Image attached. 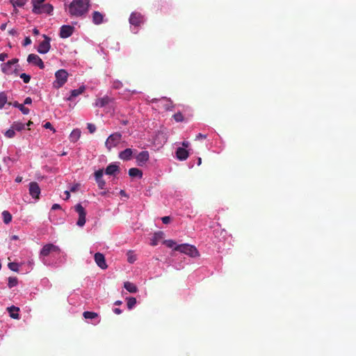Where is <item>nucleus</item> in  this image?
I'll return each instance as SVG.
<instances>
[{
	"mask_svg": "<svg viewBox=\"0 0 356 356\" xmlns=\"http://www.w3.org/2000/svg\"><path fill=\"white\" fill-rule=\"evenodd\" d=\"M88 1L73 0L68 6V12L71 16L81 17L88 12Z\"/></svg>",
	"mask_w": 356,
	"mask_h": 356,
	"instance_id": "1",
	"label": "nucleus"
},
{
	"mask_svg": "<svg viewBox=\"0 0 356 356\" xmlns=\"http://www.w3.org/2000/svg\"><path fill=\"white\" fill-rule=\"evenodd\" d=\"M60 250L58 246L54 245L53 244H47L42 248V249L40 251V257L42 262L45 265H49V263L48 262L46 257L49 255L56 257L57 255L60 254Z\"/></svg>",
	"mask_w": 356,
	"mask_h": 356,
	"instance_id": "2",
	"label": "nucleus"
},
{
	"mask_svg": "<svg viewBox=\"0 0 356 356\" xmlns=\"http://www.w3.org/2000/svg\"><path fill=\"white\" fill-rule=\"evenodd\" d=\"M19 60L17 58H13L6 63H3L1 65V72L6 74L10 75L13 74H17V68Z\"/></svg>",
	"mask_w": 356,
	"mask_h": 356,
	"instance_id": "3",
	"label": "nucleus"
},
{
	"mask_svg": "<svg viewBox=\"0 0 356 356\" xmlns=\"http://www.w3.org/2000/svg\"><path fill=\"white\" fill-rule=\"evenodd\" d=\"M55 81L53 83L54 88L58 89L64 86L68 78V73L65 70H59L55 73Z\"/></svg>",
	"mask_w": 356,
	"mask_h": 356,
	"instance_id": "4",
	"label": "nucleus"
},
{
	"mask_svg": "<svg viewBox=\"0 0 356 356\" xmlns=\"http://www.w3.org/2000/svg\"><path fill=\"white\" fill-rule=\"evenodd\" d=\"M175 250L184 253L191 257H196L199 256V252L197 248L194 245L190 244L184 243L178 245L175 248Z\"/></svg>",
	"mask_w": 356,
	"mask_h": 356,
	"instance_id": "5",
	"label": "nucleus"
},
{
	"mask_svg": "<svg viewBox=\"0 0 356 356\" xmlns=\"http://www.w3.org/2000/svg\"><path fill=\"white\" fill-rule=\"evenodd\" d=\"M144 17L139 13L134 12L131 14L129 17V23L132 26L131 31L134 33L138 32V30L136 27L139 26L141 24L144 22Z\"/></svg>",
	"mask_w": 356,
	"mask_h": 356,
	"instance_id": "6",
	"label": "nucleus"
},
{
	"mask_svg": "<svg viewBox=\"0 0 356 356\" xmlns=\"http://www.w3.org/2000/svg\"><path fill=\"white\" fill-rule=\"evenodd\" d=\"M122 134L116 132L111 134L105 143L106 147L111 150L113 147H116L121 141Z\"/></svg>",
	"mask_w": 356,
	"mask_h": 356,
	"instance_id": "7",
	"label": "nucleus"
},
{
	"mask_svg": "<svg viewBox=\"0 0 356 356\" xmlns=\"http://www.w3.org/2000/svg\"><path fill=\"white\" fill-rule=\"evenodd\" d=\"M42 37L44 38V40L40 42L37 50L40 54H47L50 49L51 39L46 35H43Z\"/></svg>",
	"mask_w": 356,
	"mask_h": 356,
	"instance_id": "8",
	"label": "nucleus"
},
{
	"mask_svg": "<svg viewBox=\"0 0 356 356\" xmlns=\"http://www.w3.org/2000/svg\"><path fill=\"white\" fill-rule=\"evenodd\" d=\"M75 210L79 214V219L76 224L79 227H83L86 223V211L81 204H78L75 206Z\"/></svg>",
	"mask_w": 356,
	"mask_h": 356,
	"instance_id": "9",
	"label": "nucleus"
},
{
	"mask_svg": "<svg viewBox=\"0 0 356 356\" xmlns=\"http://www.w3.org/2000/svg\"><path fill=\"white\" fill-rule=\"evenodd\" d=\"M29 191L30 195L35 199L38 200L40 195V188L38 184L35 181H32L29 184Z\"/></svg>",
	"mask_w": 356,
	"mask_h": 356,
	"instance_id": "10",
	"label": "nucleus"
},
{
	"mask_svg": "<svg viewBox=\"0 0 356 356\" xmlns=\"http://www.w3.org/2000/svg\"><path fill=\"white\" fill-rule=\"evenodd\" d=\"M27 61L29 63L38 66L40 69H44V64L42 60L36 54H29L27 58Z\"/></svg>",
	"mask_w": 356,
	"mask_h": 356,
	"instance_id": "11",
	"label": "nucleus"
},
{
	"mask_svg": "<svg viewBox=\"0 0 356 356\" xmlns=\"http://www.w3.org/2000/svg\"><path fill=\"white\" fill-rule=\"evenodd\" d=\"M95 179L97 184L98 187L100 189H104L106 186V182L103 179V175H104V170L103 169H99L95 172Z\"/></svg>",
	"mask_w": 356,
	"mask_h": 356,
	"instance_id": "12",
	"label": "nucleus"
},
{
	"mask_svg": "<svg viewBox=\"0 0 356 356\" xmlns=\"http://www.w3.org/2000/svg\"><path fill=\"white\" fill-rule=\"evenodd\" d=\"M74 29L70 25H63L60 29L59 35L62 38H67L72 35Z\"/></svg>",
	"mask_w": 356,
	"mask_h": 356,
	"instance_id": "13",
	"label": "nucleus"
},
{
	"mask_svg": "<svg viewBox=\"0 0 356 356\" xmlns=\"http://www.w3.org/2000/svg\"><path fill=\"white\" fill-rule=\"evenodd\" d=\"M149 159V154L147 151H143L136 156V163L139 166L144 165Z\"/></svg>",
	"mask_w": 356,
	"mask_h": 356,
	"instance_id": "14",
	"label": "nucleus"
},
{
	"mask_svg": "<svg viewBox=\"0 0 356 356\" xmlns=\"http://www.w3.org/2000/svg\"><path fill=\"white\" fill-rule=\"evenodd\" d=\"M95 261L97 265L102 269L107 268L108 266L106 264L105 257L103 254L97 252L94 256Z\"/></svg>",
	"mask_w": 356,
	"mask_h": 356,
	"instance_id": "15",
	"label": "nucleus"
},
{
	"mask_svg": "<svg viewBox=\"0 0 356 356\" xmlns=\"http://www.w3.org/2000/svg\"><path fill=\"white\" fill-rule=\"evenodd\" d=\"M189 156L188 151L184 147H178L176 150V158L179 161H185Z\"/></svg>",
	"mask_w": 356,
	"mask_h": 356,
	"instance_id": "16",
	"label": "nucleus"
},
{
	"mask_svg": "<svg viewBox=\"0 0 356 356\" xmlns=\"http://www.w3.org/2000/svg\"><path fill=\"white\" fill-rule=\"evenodd\" d=\"M104 15L99 11H94L92 14V21L96 24L99 25L104 22Z\"/></svg>",
	"mask_w": 356,
	"mask_h": 356,
	"instance_id": "17",
	"label": "nucleus"
},
{
	"mask_svg": "<svg viewBox=\"0 0 356 356\" xmlns=\"http://www.w3.org/2000/svg\"><path fill=\"white\" fill-rule=\"evenodd\" d=\"M164 238V233L162 232H158L154 234L153 236L150 239V245L152 246L157 245Z\"/></svg>",
	"mask_w": 356,
	"mask_h": 356,
	"instance_id": "18",
	"label": "nucleus"
},
{
	"mask_svg": "<svg viewBox=\"0 0 356 356\" xmlns=\"http://www.w3.org/2000/svg\"><path fill=\"white\" fill-rule=\"evenodd\" d=\"M134 151L131 148H127L119 153V158L124 161H129L131 159Z\"/></svg>",
	"mask_w": 356,
	"mask_h": 356,
	"instance_id": "19",
	"label": "nucleus"
},
{
	"mask_svg": "<svg viewBox=\"0 0 356 356\" xmlns=\"http://www.w3.org/2000/svg\"><path fill=\"white\" fill-rule=\"evenodd\" d=\"M83 317L86 319L95 320L94 324H98L100 322V318L98 314L92 312H84L83 314Z\"/></svg>",
	"mask_w": 356,
	"mask_h": 356,
	"instance_id": "20",
	"label": "nucleus"
},
{
	"mask_svg": "<svg viewBox=\"0 0 356 356\" xmlns=\"http://www.w3.org/2000/svg\"><path fill=\"white\" fill-rule=\"evenodd\" d=\"M118 172H119V166L115 163L109 164L105 170V173L108 175H114Z\"/></svg>",
	"mask_w": 356,
	"mask_h": 356,
	"instance_id": "21",
	"label": "nucleus"
},
{
	"mask_svg": "<svg viewBox=\"0 0 356 356\" xmlns=\"http://www.w3.org/2000/svg\"><path fill=\"white\" fill-rule=\"evenodd\" d=\"M7 311L9 313V316L14 319H19V308L15 306H11L8 307L7 308Z\"/></svg>",
	"mask_w": 356,
	"mask_h": 356,
	"instance_id": "22",
	"label": "nucleus"
},
{
	"mask_svg": "<svg viewBox=\"0 0 356 356\" xmlns=\"http://www.w3.org/2000/svg\"><path fill=\"white\" fill-rule=\"evenodd\" d=\"M33 9L32 12L35 14H41V10L42 6H44V3H41L38 0H32Z\"/></svg>",
	"mask_w": 356,
	"mask_h": 356,
	"instance_id": "23",
	"label": "nucleus"
},
{
	"mask_svg": "<svg viewBox=\"0 0 356 356\" xmlns=\"http://www.w3.org/2000/svg\"><path fill=\"white\" fill-rule=\"evenodd\" d=\"M86 90V87L82 86L79 87L78 89H74L71 91L70 96L67 97L66 99L67 101H72L74 97L81 95Z\"/></svg>",
	"mask_w": 356,
	"mask_h": 356,
	"instance_id": "24",
	"label": "nucleus"
},
{
	"mask_svg": "<svg viewBox=\"0 0 356 356\" xmlns=\"http://www.w3.org/2000/svg\"><path fill=\"white\" fill-rule=\"evenodd\" d=\"M81 131L79 129H75L72 130L71 134H70L69 138L71 142L76 143L81 136Z\"/></svg>",
	"mask_w": 356,
	"mask_h": 356,
	"instance_id": "25",
	"label": "nucleus"
},
{
	"mask_svg": "<svg viewBox=\"0 0 356 356\" xmlns=\"http://www.w3.org/2000/svg\"><path fill=\"white\" fill-rule=\"evenodd\" d=\"M129 175L131 177H138L141 178L143 176V172L140 170L136 168H130L129 170Z\"/></svg>",
	"mask_w": 356,
	"mask_h": 356,
	"instance_id": "26",
	"label": "nucleus"
},
{
	"mask_svg": "<svg viewBox=\"0 0 356 356\" xmlns=\"http://www.w3.org/2000/svg\"><path fill=\"white\" fill-rule=\"evenodd\" d=\"M124 287L130 293H136L138 291L137 286L130 282H125Z\"/></svg>",
	"mask_w": 356,
	"mask_h": 356,
	"instance_id": "27",
	"label": "nucleus"
},
{
	"mask_svg": "<svg viewBox=\"0 0 356 356\" xmlns=\"http://www.w3.org/2000/svg\"><path fill=\"white\" fill-rule=\"evenodd\" d=\"M159 102L166 109L169 110L172 107V102L170 99L163 97L159 99Z\"/></svg>",
	"mask_w": 356,
	"mask_h": 356,
	"instance_id": "28",
	"label": "nucleus"
},
{
	"mask_svg": "<svg viewBox=\"0 0 356 356\" xmlns=\"http://www.w3.org/2000/svg\"><path fill=\"white\" fill-rule=\"evenodd\" d=\"M127 261L130 264L134 263L137 260V255L135 254L134 251L129 250L127 252Z\"/></svg>",
	"mask_w": 356,
	"mask_h": 356,
	"instance_id": "29",
	"label": "nucleus"
},
{
	"mask_svg": "<svg viewBox=\"0 0 356 356\" xmlns=\"http://www.w3.org/2000/svg\"><path fill=\"white\" fill-rule=\"evenodd\" d=\"M108 102V98L107 97L97 99L95 103V106L103 107Z\"/></svg>",
	"mask_w": 356,
	"mask_h": 356,
	"instance_id": "30",
	"label": "nucleus"
},
{
	"mask_svg": "<svg viewBox=\"0 0 356 356\" xmlns=\"http://www.w3.org/2000/svg\"><path fill=\"white\" fill-rule=\"evenodd\" d=\"M10 3L15 8L16 7H23L27 2V0H9Z\"/></svg>",
	"mask_w": 356,
	"mask_h": 356,
	"instance_id": "31",
	"label": "nucleus"
},
{
	"mask_svg": "<svg viewBox=\"0 0 356 356\" xmlns=\"http://www.w3.org/2000/svg\"><path fill=\"white\" fill-rule=\"evenodd\" d=\"M11 127L15 131H21L25 129V124L20 122H14Z\"/></svg>",
	"mask_w": 356,
	"mask_h": 356,
	"instance_id": "32",
	"label": "nucleus"
},
{
	"mask_svg": "<svg viewBox=\"0 0 356 356\" xmlns=\"http://www.w3.org/2000/svg\"><path fill=\"white\" fill-rule=\"evenodd\" d=\"M2 218L6 224L10 223L12 220V216L8 211H3L2 212Z\"/></svg>",
	"mask_w": 356,
	"mask_h": 356,
	"instance_id": "33",
	"label": "nucleus"
},
{
	"mask_svg": "<svg viewBox=\"0 0 356 356\" xmlns=\"http://www.w3.org/2000/svg\"><path fill=\"white\" fill-rule=\"evenodd\" d=\"M13 106L18 108L24 115H27L29 113V109L28 108L25 107L23 104H19L18 102H15L13 104Z\"/></svg>",
	"mask_w": 356,
	"mask_h": 356,
	"instance_id": "34",
	"label": "nucleus"
},
{
	"mask_svg": "<svg viewBox=\"0 0 356 356\" xmlns=\"http://www.w3.org/2000/svg\"><path fill=\"white\" fill-rule=\"evenodd\" d=\"M53 11V6L51 4L45 3L41 10V14H51Z\"/></svg>",
	"mask_w": 356,
	"mask_h": 356,
	"instance_id": "35",
	"label": "nucleus"
},
{
	"mask_svg": "<svg viewBox=\"0 0 356 356\" xmlns=\"http://www.w3.org/2000/svg\"><path fill=\"white\" fill-rule=\"evenodd\" d=\"M127 307L129 309H131L136 304V299L133 297L127 298Z\"/></svg>",
	"mask_w": 356,
	"mask_h": 356,
	"instance_id": "36",
	"label": "nucleus"
},
{
	"mask_svg": "<svg viewBox=\"0 0 356 356\" xmlns=\"http://www.w3.org/2000/svg\"><path fill=\"white\" fill-rule=\"evenodd\" d=\"M4 136L8 138H12L15 136V131L10 127V128L4 133Z\"/></svg>",
	"mask_w": 356,
	"mask_h": 356,
	"instance_id": "37",
	"label": "nucleus"
},
{
	"mask_svg": "<svg viewBox=\"0 0 356 356\" xmlns=\"http://www.w3.org/2000/svg\"><path fill=\"white\" fill-rule=\"evenodd\" d=\"M7 102V97L5 93L0 92V108H2Z\"/></svg>",
	"mask_w": 356,
	"mask_h": 356,
	"instance_id": "38",
	"label": "nucleus"
},
{
	"mask_svg": "<svg viewBox=\"0 0 356 356\" xmlns=\"http://www.w3.org/2000/svg\"><path fill=\"white\" fill-rule=\"evenodd\" d=\"M163 243L165 244L168 248H174L177 246L176 243L172 240H166L163 241Z\"/></svg>",
	"mask_w": 356,
	"mask_h": 356,
	"instance_id": "39",
	"label": "nucleus"
},
{
	"mask_svg": "<svg viewBox=\"0 0 356 356\" xmlns=\"http://www.w3.org/2000/svg\"><path fill=\"white\" fill-rule=\"evenodd\" d=\"M17 284V280L15 277H9L8 279V286L12 288L16 286Z\"/></svg>",
	"mask_w": 356,
	"mask_h": 356,
	"instance_id": "40",
	"label": "nucleus"
},
{
	"mask_svg": "<svg viewBox=\"0 0 356 356\" xmlns=\"http://www.w3.org/2000/svg\"><path fill=\"white\" fill-rule=\"evenodd\" d=\"M19 76L25 83H28L30 81L31 76L29 74L22 73L19 75Z\"/></svg>",
	"mask_w": 356,
	"mask_h": 356,
	"instance_id": "41",
	"label": "nucleus"
},
{
	"mask_svg": "<svg viewBox=\"0 0 356 356\" xmlns=\"http://www.w3.org/2000/svg\"><path fill=\"white\" fill-rule=\"evenodd\" d=\"M173 118L176 122H182L184 120V117L181 113H177L173 115Z\"/></svg>",
	"mask_w": 356,
	"mask_h": 356,
	"instance_id": "42",
	"label": "nucleus"
},
{
	"mask_svg": "<svg viewBox=\"0 0 356 356\" xmlns=\"http://www.w3.org/2000/svg\"><path fill=\"white\" fill-rule=\"evenodd\" d=\"M87 128H88L89 132L91 134L94 133L96 131L95 125L92 123H88Z\"/></svg>",
	"mask_w": 356,
	"mask_h": 356,
	"instance_id": "43",
	"label": "nucleus"
},
{
	"mask_svg": "<svg viewBox=\"0 0 356 356\" xmlns=\"http://www.w3.org/2000/svg\"><path fill=\"white\" fill-rule=\"evenodd\" d=\"M80 188V184H74L73 186H72L70 188V192H76Z\"/></svg>",
	"mask_w": 356,
	"mask_h": 356,
	"instance_id": "44",
	"label": "nucleus"
},
{
	"mask_svg": "<svg viewBox=\"0 0 356 356\" xmlns=\"http://www.w3.org/2000/svg\"><path fill=\"white\" fill-rule=\"evenodd\" d=\"M44 127L45 129H51L53 132H56V129L52 127L51 124L49 122H46V123L44 124Z\"/></svg>",
	"mask_w": 356,
	"mask_h": 356,
	"instance_id": "45",
	"label": "nucleus"
},
{
	"mask_svg": "<svg viewBox=\"0 0 356 356\" xmlns=\"http://www.w3.org/2000/svg\"><path fill=\"white\" fill-rule=\"evenodd\" d=\"M8 266L12 270H17V264L16 263H10Z\"/></svg>",
	"mask_w": 356,
	"mask_h": 356,
	"instance_id": "46",
	"label": "nucleus"
},
{
	"mask_svg": "<svg viewBox=\"0 0 356 356\" xmlns=\"http://www.w3.org/2000/svg\"><path fill=\"white\" fill-rule=\"evenodd\" d=\"M8 55L6 53L0 54V60L3 62L6 58H8Z\"/></svg>",
	"mask_w": 356,
	"mask_h": 356,
	"instance_id": "47",
	"label": "nucleus"
},
{
	"mask_svg": "<svg viewBox=\"0 0 356 356\" xmlns=\"http://www.w3.org/2000/svg\"><path fill=\"white\" fill-rule=\"evenodd\" d=\"M122 83L119 81H115L113 82V87L115 88H120L122 87Z\"/></svg>",
	"mask_w": 356,
	"mask_h": 356,
	"instance_id": "48",
	"label": "nucleus"
},
{
	"mask_svg": "<svg viewBox=\"0 0 356 356\" xmlns=\"http://www.w3.org/2000/svg\"><path fill=\"white\" fill-rule=\"evenodd\" d=\"M31 44V40L30 39V38L29 37H26L25 39H24V46H28L29 44Z\"/></svg>",
	"mask_w": 356,
	"mask_h": 356,
	"instance_id": "49",
	"label": "nucleus"
},
{
	"mask_svg": "<svg viewBox=\"0 0 356 356\" xmlns=\"http://www.w3.org/2000/svg\"><path fill=\"white\" fill-rule=\"evenodd\" d=\"M161 220L164 224H168L170 221V218L169 216H164L161 218Z\"/></svg>",
	"mask_w": 356,
	"mask_h": 356,
	"instance_id": "50",
	"label": "nucleus"
},
{
	"mask_svg": "<svg viewBox=\"0 0 356 356\" xmlns=\"http://www.w3.org/2000/svg\"><path fill=\"white\" fill-rule=\"evenodd\" d=\"M181 145H182L181 147L186 149L190 146V143L187 140H184L182 142Z\"/></svg>",
	"mask_w": 356,
	"mask_h": 356,
	"instance_id": "51",
	"label": "nucleus"
},
{
	"mask_svg": "<svg viewBox=\"0 0 356 356\" xmlns=\"http://www.w3.org/2000/svg\"><path fill=\"white\" fill-rule=\"evenodd\" d=\"M207 138L206 135H203L202 134H199L196 136V140H202Z\"/></svg>",
	"mask_w": 356,
	"mask_h": 356,
	"instance_id": "52",
	"label": "nucleus"
},
{
	"mask_svg": "<svg viewBox=\"0 0 356 356\" xmlns=\"http://www.w3.org/2000/svg\"><path fill=\"white\" fill-rule=\"evenodd\" d=\"M32 103V99L29 97H26L24 100V104H31Z\"/></svg>",
	"mask_w": 356,
	"mask_h": 356,
	"instance_id": "53",
	"label": "nucleus"
},
{
	"mask_svg": "<svg viewBox=\"0 0 356 356\" xmlns=\"http://www.w3.org/2000/svg\"><path fill=\"white\" fill-rule=\"evenodd\" d=\"M60 209V204H54L52 205V207H51L52 210H56V209Z\"/></svg>",
	"mask_w": 356,
	"mask_h": 356,
	"instance_id": "54",
	"label": "nucleus"
},
{
	"mask_svg": "<svg viewBox=\"0 0 356 356\" xmlns=\"http://www.w3.org/2000/svg\"><path fill=\"white\" fill-rule=\"evenodd\" d=\"M65 200H68L70 198V191H65Z\"/></svg>",
	"mask_w": 356,
	"mask_h": 356,
	"instance_id": "55",
	"label": "nucleus"
},
{
	"mask_svg": "<svg viewBox=\"0 0 356 356\" xmlns=\"http://www.w3.org/2000/svg\"><path fill=\"white\" fill-rule=\"evenodd\" d=\"M114 312L116 314H120L122 313V311L120 309H118V308H115L114 309Z\"/></svg>",
	"mask_w": 356,
	"mask_h": 356,
	"instance_id": "56",
	"label": "nucleus"
},
{
	"mask_svg": "<svg viewBox=\"0 0 356 356\" xmlns=\"http://www.w3.org/2000/svg\"><path fill=\"white\" fill-rule=\"evenodd\" d=\"M22 181V177H20V176H17L16 178H15V181L17 182V183H19Z\"/></svg>",
	"mask_w": 356,
	"mask_h": 356,
	"instance_id": "57",
	"label": "nucleus"
},
{
	"mask_svg": "<svg viewBox=\"0 0 356 356\" xmlns=\"http://www.w3.org/2000/svg\"><path fill=\"white\" fill-rule=\"evenodd\" d=\"M33 33L36 35H38L40 33L39 30L36 28L33 29Z\"/></svg>",
	"mask_w": 356,
	"mask_h": 356,
	"instance_id": "58",
	"label": "nucleus"
},
{
	"mask_svg": "<svg viewBox=\"0 0 356 356\" xmlns=\"http://www.w3.org/2000/svg\"><path fill=\"white\" fill-rule=\"evenodd\" d=\"M202 163V160H201V158H198V161H197V165H200Z\"/></svg>",
	"mask_w": 356,
	"mask_h": 356,
	"instance_id": "59",
	"label": "nucleus"
},
{
	"mask_svg": "<svg viewBox=\"0 0 356 356\" xmlns=\"http://www.w3.org/2000/svg\"><path fill=\"white\" fill-rule=\"evenodd\" d=\"M32 124H33V122L29 121L28 123L26 124V125H27V127H30Z\"/></svg>",
	"mask_w": 356,
	"mask_h": 356,
	"instance_id": "60",
	"label": "nucleus"
},
{
	"mask_svg": "<svg viewBox=\"0 0 356 356\" xmlns=\"http://www.w3.org/2000/svg\"><path fill=\"white\" fill-rule=\"evenodd\" d=\"M121 303H122V302H121V301L118 300V301H116V302H115V305H120Z\"/></svg>",
	"mask_w": 356,
	"mask_h": 356,
	"instance_id": "61",
	"label": "nucleus"
},
{
	"mask_svg": "<svg viewBox=\"0 0 356 356\" xmlns=\"http://www.w3.org/2000/svg\"><path fill=\"white\" fill-rule=\"evenodd\" d=\"M66 154H67V152H63L61 154V155H62V156H65V155H66Z\"/></svg>",
	"mask_w": 356,
	"mask_h": 356,
	"instance_id": "62",
	"label": "nucleus"
},
{
	"mask_svg": "<svg viewBox=\"0 0 356 356\" xmlns=\"http://www.w3.org/2000/svg\"><path fill=\"white\" fill-rule=\"evenodd\" d=\"M5 29V25H2L1 26V29Z\"/></svg>",
	"mask_w": 356,
	"mask_h": 356,
	"instance_id": "63",
	"label": "nucleus"
},
{
	"mask_svg": "<svg viewBox=\"0 0 356 356\" xmlns=\"http://www.w3.org/2000/svg\"><path fill=\"white\" fill-rule=\"evenodd\" d=\"M13 238L14 239H17V236H13Z\"/></svg>",
	"mask_w": 356,
	"mask_h": 356,
	"instance_id": "64",
	"label": "nucleus"
}]
</instances>
